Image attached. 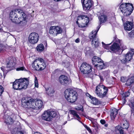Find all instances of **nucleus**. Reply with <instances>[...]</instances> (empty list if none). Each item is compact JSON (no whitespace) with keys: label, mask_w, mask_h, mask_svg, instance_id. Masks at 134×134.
<instances>
[{"label":"nucleus","mask_w":134,"mask_h":134,"mask_svg":"<svg viewBox=\"0 0 134 134\" xmlns=\"http://www.w3.org/2000/svg\"><path fill=\"white\" fill-rule=\"evenodd\" d=\"M124 49L123 48H122V49Z\"/></svg>","instance_id":"e2e57ef3"},{"label":"nucleus","mask_w":134,"mask_h":134,"mask_svg":"<svg viewBox=\"0 0 134 134\" xmlns=\"http://www.w3.org/2000/svg\"><path fill=\"white\" fill-rule=\"evenodd\" d=\"M32 65L34 69L36 70L39 71L43 70L46 66L44 60L41 58L35 60Z\"/></svg>","instance_id":"0eeeda50"},{"label":"nucleus","mask_w":134,"mask_h":134,"mask_svg":"<svg viewBox=\"0 0 134 134\" xmlns=\"http://www.w3.org/2000/svg\"><path fill=\"white\" fill-rule=\"evenodd\" d=\"M75 109L77 110H81L82 112H83V107L81 106H80V107H76L75 108Z\"/></svg>","instance_id":"4c0bfd02"},{"label":"nucleus","mask_w":134,"mask_h":134,"mask_svg":"<svg viewBox=\"0 0 134 134\" xmlns=\"http://www.w3.org/2000/svg\"><path fill=\"white\" fill-rule=\"evenodd\" d=\"M70 112V113L73 115L74 117L76 118L77 120H79L80 119V117L77 114L76 112L74 110H71Z\"/></svg>","instance_id":"72a5a7b5"},{"label":"nucleus","mask_w":134,"mask_h":134,"mask_svg":"<svg viewBox=\"0 0 134 134\" xmlns=\"http://www.w3.org/2000/svg\"><path fill=\"white\" fill-rule=\"evenodd\" d=\"M108 89V88L103 85H99L96 86L95 92L96 95L100 98L106 96Z\"/></svg>","instance_id":"6e6552de"},{"label":"nucleus","mask_w":134,"mask_h":134,"mask_svg":"<svg viewBox=\"0 0 134 134\" xmlns=\"http://www.w3.org/2000/svg\"><path fill=\"white\" fill-rule=\"evenodd\" d=\"M33 104L32 106L33 109L36 110L42 108L43 106V102L40 99H37L34 100L33 99Z\"/></svg>","instance_id":"6ab92c4d"},{"label":"nucleus","mask_w":134,"mask_h":134,"mask_svg":"<svg viewBox=\"0 0 134 134\" xmlns=\"http://www.w3.org/2000/svg\"><path fill=\"white\" fill-rule=\"evenodd\" d=\"M100 123L103 125L105 124V120L103 119L101 120H100Z\"/></svg>","instance_id":"09e8293b"},{"label":"nucleus","mask_w":134,"mask_h":134,"mask_svg":"<svg viewBox=\"0 0 134 134\" xmlns=\"http://www.w3.org/2000/svg\"><path fill=\"white\" fill-rule=\"evenodd\" d=\"M34 82L35 87L38 88V81L37 78L36 76L35 77Z\"/></svg>","instance_id":"e433bc0d"},{"label":"nucleus","mask_w":134,"mask_h":134,"mask_svg":"<svg viewBox=\"0 0 134 134\" xmlns=\"http://www.w3.org/2000/svg\"><path fill=\"white\" fill-rule=\"evenodd\" d=\"M118 113V110L115 108L113 109L111 112L110 116L112 120H114Z\"/></svg>","instance_id":"a878e982"},{"label":"nucleus","mask_w":134,"mask_h":134,"mask_svg":"<svg viewBox=\"0 0 134 134\" xmlns=\"http://www.w3.org/2000/svg\"><path fill=\"white\" fill-rule=\"evenodd\" d=\"M105 66L102 60V61L96 64L95 67H96L98 69L100 70L104 68Z\"/></svg>","instance_id":"bb28decb"},{"label":"nucleus","mask_w":134,"mask_h":134,"mask_svg":"<svg viewBox=\"0 0 134 134\" xmlns=\"http://www.w3.org/2000/svg\"><path fill=\"white\" fill-rule=\"evenodd\" d=\"M125 30L127 31L131 30L133 27V25L131 21H127L124 24Z\"/></svg>","instance_id":"412c9836"},{"label":"nucleus","mask_w":134,"mask_h":134,"mask_svg":"<svg viewBox=\"0 0 134 134\" xmlns=\"http://www.w3.org/2000/svg\"><path fill=\"white\" fill-rule=\"evenodd\" d=\"M61 0H54L55 1H60Z\"/></svg>","instance_id":"13d9d810"},{"label":"nucleus","mask_w":134,"mask_h":134,"mask_svg":"<svg viewBox=\"0 0 134 134\" xmlns=\"http://www.w3.org/2000/svg\"><path fill=\"white\" fill-rule=\"evenodd\" d=\"M83 9L85 10H89L93 4L92 0H81Z\"/></svg>","instance_id":"dca6fc26"},{"label":"nucleus","mask_w":134,"mask_h":134,"mask_svg":"<svg viewBox=\"0 0 134 134\" xmlns=\"http://www.w3.org/2000/svg\"><path fill=\"white\" fill-rule=\"evenodd\" d=\"M62 31V29L59 26H51L50 28L49 32L53 36H56L58 34L61 33Z\"/></svg>","instance_id":"2eb2a0df"},{"label":"nucleus","mask_w":134,"mask_h":134,"mask_svg":"<svg viewBox=\"0 0 134 134\" xmlns=\"http://www.w3.org/2000/svg\"><path fill=\"white\" fill-rule=\"evenodd\" d=\"M66 122H67V121L65 122L64 124V125H65V124H66Z\"/></svg>","instance_id":"bf43d9fd"},{"label":"nucleus","mask_w":134,"mask_h":134,"mask_svg":"<svg viewBox=\"0 0 134 134\" xmlns=\"http://www.w3.org/2000/svg\"><path fill=\"white\" fill-rule=\"evenodd\" d=\"M76 24L79 27H84L86 26L88 23L89 18L85 15H81L77 16Z\"/></svg>","instance_id":"1a4fd4ad"},{"label":"nucleus","mask_w":134,"mask_h":134,"mask_svg":"<svg viewBox=\"0 0 134 134\" xmlns=\"http://www.w3.org/2000/svg\"><path fill=\"white\" fill-rule=\"evenodd\" d=\"M101 61L102 59L96 56L93 57L92 59V63L94 66H95L96 64Z\"/></svg>","instance_id":"5701e85b"},{"label":"nucleus","mask_w":134,"mask_h":134,"mask_svg":"<svg viewBox=\"0 0 134 134\" xmlns=\"http://www.w3.org/2000/svg\"><path fill=\"white\" fill-rule=\"evenodd\" d=\"M99 77H100V81L101 82H103L104 80V79L105 78H104V77L103 76H101V75H100L99 76Z\"/></svg>","instance_id":"de8ad7c7"},{"label":"nucleus","mask_w":134,"mask_h":134,"mask_svg":"<svg viewBox=\"0 0 134 134\" xmlns=\"http://www.w3.org/2000/svg\"><path fill=\"white\" fill-rule=\"evenodd\" d=\"M134 54V49H131L125 55V59H123L121 60V62L123 63H125L126 62L130 60L132 58Z\"/></svg>","instance_id":"a211bd4d"},{"label":"nucleus","mask_w":134,"mask_h":134,"mask_svg":"<svg viewBox=\"0 0 134 134\" xmlns=\"http://www.w3.org/2000/svg\"><path fill=\"white\" fill-rule=\"evenodd\" d=\"M64 95L67 100L71 103L75 102L77 98V92L73 90L66 89L64 92Z\"/></svg>","instance_id":"7ed1b4c3"},{"label":"nucleus","mask_w":134,"mask_h":134,"mask_svg":"<svg viewBox=\"0 0 134 134\" xmlns=\"http://www.w3.org/2000/svg\"><path fill=\"white\" fill-rule=\"evenodd\" d=\"M122 20L123 21V19L122 18Z\"/></svg>","instance_id":"052dcab7"},{"label":"nucleus","mask_w":134,"mask_h":134,"mask_svg":"<svg viewBox=\"0 0 134 134\" xmlns=\"http://www.w3.org/2000/svg\"><path fill=\"white\" fill-rule=\"evenodd\" d=\"M39 39V36L38 34L35 32H32L30 34L28 38L29 42L32 44L37 43Z\"/></svg>","instance_id":"ddd939ff"},{"label":"nucleus","mask_w":134,"mask_h":134,"mask_svg":"<svg viewBox=\"0 0 134 134\" xmlns=\"http://www.w3.org/2000/svg\"><path fill=\"white\" fill-rule=\"evenodd\" d=\"M33 99L29 98H23L21 100V105L23 107L27 108H32L33 104Z\"/></svg>","instance_id":"9b49d317"},{"label":"nucleus","mask_w":134,"mask_h":134,"mask_svg":"<svg viewBox=\"0 0 134 134\" xmlns=\"http://www.w3.org/2000/svg\"><path fill=\"white\" fill-rule=\"evenodd\" d=\"M121 124L123 125V129H127L129 127V124L125 119H122L121 120Z\"/></svg>","instance_id":"b1692460"},{"label":"nucleus","mask_w":134,"mask_h":134,"mask_svg":"<svg viewBox=\"0 0 134 134\" xmlns=\"http://www.w3.org/2000/svg\"><path fill=\"white\" fill-rule=\"evenodd\" d=\"M126 85L127 86H130L134 82V76L131 77L130 78L127 79Z\"/></svg>","instance_id":"c756f323"},{"label":"nucleus","mask_w":134,"mask_h":134,"mask_svg":"<svg viewBox=\"0 0 134 134\" xmlns=\"http://www.w3.org/2000/svg\"><path fill=\"white\" fill-rule=\"evenodd\" d=\"M80 41V40L79 38H77L75 40V42L76 43H78Z\"/></svg>","instance_id":"3c124183"},{"label":"nucleus","mask_w":134,"mask_h":134,"mask_svg":"<svg viewBox=\"0 0 134 134\" xmlns=\"http://www.w3.org/2000/svg\"><path fill=\"white\" fill-rule=\"evenodd\" d=\"M122 103L124 104H125L126 102V98L123 97L122 98Z\"/></svg>","instance_id":"49530a36"},{"label":"nucleus","mask_w":134,"mask_h":134,"mask_svg":"<svg viewBox=\"0 0 134 134\" xmlns=\"http://www.w3.org/2000/svg\"><path fill=\"white\" fill-rule=\"evenodd\" d=\"M86 95L88 97H89L90 98H91L92 97L88 93H87L86 94Z\"/></svg>","instance_id":"603ef678"},{"label":"nucleus","mask_w":134,"mask_h":134,"mask_svg":"<svg viewBox=\"0 0 134 134\" xmlns=\"http://www.w3.org/2000/svg\"><path fill=\"white\" fill-rule=\"evenodd\" d=\"M113 78L112 77H110L109 76V80L111 81V82H108L109 83H111L113 82Z\"/></svg>","instance_id":"864d4df0"},{"label":"nucleus","mask_w":134,"mask_h":134,"mask_svg":"<svg viewBox=\"0 0 134 134\" xmlns=\"http://www.w3.org/2000/svg\"><path fill=\"white\" fill-rule=\"evenodd\" d=\"M100 26L99 25L97 27V29L93 30L89 35L90 39H92V44L95 47H97L99 46V39L96 36L97 34L99 29Z\"/></svg>","instance_id":"9d476101"},{"label":"nucleus","mask_w":134,"mask_h":134,"mask_svg":"<svg viewBox=\"0 0 134 134\" xmlns=\"http://www.w3.org/2000/svg\"><path fill=\"white\" fill-rule=\"evenodd\" d=\"M4 89L3 86L1 85H0V96L3 92Z\"/></svg>","instance_id":"79ce46f5"},{"label":"nucleus","mask_w":134,"mask_h":134,"mask_svg":"<svg viewBox=\"0 0 134 134\" xmlns=\"http://www.w3.org/2000/svg\"><path fill=\"white\" fill-rule=\"evenodd\" d=\"M44 48V47L43 44L41 43L38 44L36 47L37 50L40 52H42L43 51Z\"/></svg>","instance_id":"c85d7f7f"},{"label":"nucleus","mask_w":134,"mask_h":134,"mask_svg":"<svg viewBox=\"0 0 134 134\" xmlns=\"http://www.w3.org/2000/svg\"><path fill=\"white\" fill-rule=\"evenodd\" d=\"M91 99L92 100L91 102L92 103L94 104H97L98 100L97 99L92 97V98Z\"/></svg>","instance_id":"c9c22d12"},{"label":"nucleus","mask_w":134,"mask_h":134,"mask_svg":"<svg viewBox=\"0 0 134 134\" xmlns=\"http://www.w3.org/2000/svg\"><path fill=\"white\" fill-rule=\"evenodd\" d=\"M57 115L56 111L47 110L44 111L41 115L43 120L47 122L52 121L53 118L55 117Z\"/></svg>","instance_id":"423d86ee"},{"label":"nucleus","mask_w":134,"mask_h":134,"mask_svg":"<svg viewBox=\"0 0 134 134\" xmlns=\"http://www.w3.org/2000/svg\"><path fill=\"white\" fill-rule=\"evenodd\" d=\"M3 107H4L3 105Z\"/></svg>","instance_id":"680f3d73"},{"label":"nucleus","mask_w":134,"mask_h":134,"mask_svg":"<svg viewBox=\"0 0 134 134\" xmlns=\"http://www.w3.org/2000/svg\"><path fill=\"white\" fill-rule=\"evenodd\" d=\"M59 81L62 85L67 86L70 83L71 81L64 75H61L59 78Z\"/></svg>","instance_id":"f3484780"},{"label":"nucleus","mask_w":134,"mask_h":134,"mask_svg":"<svg viewBox=\"0 0 134 134\" xmlns=\"http://www.w3.org/2000/svg\"><path fill=\"white\" fill-rule=\"evenodd\" d=\"M46 93L49 96L52 97L54 96L55 91L53 88L51 87H45Z\"/></svg>","instance_id":"aec40b11"},{"label":"nucleus","mask_w":134,"mask_h":134,"mask_svg":"<svg viewBox=\"0 0 134 134\" xmlns=\"http://www.w3.org/2000/svg\"><path fill=\"white\" fill-rule=\"evenodd\" d=\"M108 126V124H105L104 125V126L105 127H107Z\"/></svg>","instance_id":"4d7b16f0"},{"label":"nucleus","mask_w":134,"mask_h":134,"mask_svg":"<svg viewBox=\"0 0 134 134\" xmlns=\"http://www.w3.org/2000/svg\"><path fill=\"white\" fill-rule=\"evenodd\" d=\"M102 44L103 47L104 48L106 49H109L110 48V47L109 46L110 44L111 43L109 44H105L103 42H102Z\"/></svg>","instance_id":"f704fd0d"},{"label":"nucleus","mask_w":134,"mask_h":134,"mask_svg":"<svg viewBox=\"0 0 134 134\" xmlns=\"http://www.w3.org/2000/svg\"><path fill=\"white\" fill-rule=\"evenodd\" d=\"M121 11L124 16L130 15L132 13L133 8L132 4L130 3H123L120 6Z\"/></svg>","instance_id":"20e7f679"},{"label":"nucleus","mask_w":134,"mask_h":134,"mask_svg":"<svg viewBox=\"0 0 134 134\" xmlns=\"http://www.w3.org/2000/svg\"><path fill=\"white\" fill-rule=\"evenodd\" d=\"M129 101V105L131 108L132 113H133L134 111V97H131Z\"/></svg>","instance_id":"393cba45"},{"label":"nucleus","mask_w":134,"mask_h":134,"mask_svg":"<svg viewBox=\"0 0 134 134\" xmlns=\"http://www.w3.org/2000/svg\"><path fill=\"white\" fill-rule=\"evenodd\" d=\"M87 129V130L89 132H91V130L90 128L88 127L86 125H83Z\"/></svg>","instance_id":"a18cd8bd"},{"label":"nucleus","mask_w":134,"mask_h":134,"mask_svg":"<svg viewBox=\"0 0 134 134\" xmlns=\"http://www.w3.org/2000/svg\"><path fill=\"white\" fill-rule=\"evenodd\" d=\"M26 69L25 68L24 66H22L17 68L16 69V70L17 71H19L20 70H26Z\"/></svg>","instance_id":"ea45409f"},{"label":"nucleus","mask_w":134,"mask_h":134,"mask_svg":"<svg viewBox=\"0 0 134 134\" xmlns=\"http://www.w3.org/2000/svg\"><path fill=\"white\" fill-rule=\"evenodd\" d=\"M20 11L19 9L12 10L10 13L9 18L13 22L19 24L20 26L25 27L27 25V16L23 12L20 13Z\"/></svg>","instance_id":"f257e3e1"},{"label":"nucleus","mask_w":134,"mask_h":134,"mask_svg":"<svg viewBox=\"0 0 134 134\" xmlns=\"http://www.w3.org/2000/svg\"><path fill=\"white\" fill-rule=\"evenodd\" d=\"M29 84V81L26 78L16 80L13 82V88L16 90L26 89Z\"/></svg>","instance_id":"f03ea898"},{"label":"nucleus","mask_w":134,"mask_h":134,"mask_svg":"<svg viewBox=\"0 0 134 134\" xmlns=\"http://www.w3.org/2000/svg\"><path fill=\"white\" fill-rule=\"evenodd\" d=\"M34 134H42L39 132H36L34 133Z\"/></svg>","instance_id":"6e6d98bb"},{"label":"nucleus","mask_w":134,"mask_h":134,"mask_svg":"<svg viewBox=\"0 0 134 134\" xmlns=\"http://www.w3.org/2000/svg\"><path fill=\"white\" fill-rule=\"evenodd\" d=\"M6 67L2 66L1 68L4 73H7L9 71L15 69L14 66L16 62L14 58L11 57L8 58L6 61Z\"/></svg>","instance_id":"39448f33"},{"label":"nucleus","mask_w":134,"mask_h":134,"mask_svg":"<svg viewBox=\"0 0 134 134\" xmlns=\"http://www.w3.org/2000/svg\"><path fill=\"white\" fill-rule=\"evenodd\" d=\"M0 32H1L2 34H6L7 35H8V34H9V33L7 32H5L0 27Z\"/></svg>","instance_id":"c03bdc74"},{"label":"nucleus","mask_w":134,"mask_h":134,"mask_svg":"<svg viewBox=\"0 0 134 134\" xmlns=\"http://www.w3.org/2000/svg\"><path fill=\"white\" fill-rule=\"evenodd\" d=\"M12 133V134H24L20 126L14 129Z\"/></svg>","instance_id":"4be33fe9"},{"label":"nucleus","mask_w":134,"mask_h":134,"mask_svg":"<svg viewBox=\"0 0 134 134\" xmlns=\"http://www.w3.org/2000/svg\"><path fill=\"white\" fill-rule=\"evenodd\" d=\"M114 41V42L110 46V49L113 53H115L120 49V46H121V41L115 38Z\"/></svg>","instance_id":"f8f14e48"},{"label":"nucleus","mask_w":134,"mask_h":134,"mask_svg":"<svg viewBox=\"0 0 134 134\" xmlns=\"http://www.w3.org/2000/svg\"><path fill=\"white\" fill-rule=\"evenodd\" d=\"M127 79L125 77H121V81L123 82H124L126 81Z\"/></svg>","instance_id":"37998d69"},{"label":"nucleus","mask_w":134,"mask_h":134,"mask_svg":"<svg viewBox=\"0 0 134 134\" xmlns=\"http://www.w3.org/2000/svg\"><path fill=\"white\" fill-rule=\"evenodd\" d=\"M104 77L107 80V81L108 82H111V81L109 80V75L108 71H106L104 72L103 73Z\"/></svg>","instance_id":"473e14b6"},{"label":"nucleus","mask_w":134,"mask_h":134,"mask_svg":"<svg viewBox=\"0 0 134 134\" xmlns=\"http://www.w3.org/2000/svg\"><path fill=\"white\" fill-rule=\"evenodd\" d=\"M115 130L116 132L117 131H119L120 133V134H124V130H123L122 127H120L119 125L115 127Z\"/></svg>","instance_id":"7c9ffc66"},{"label":"nucleus","mask_w":134,"mask_h":134,"mask_svg":"<svg viewBox=\"0 0 134 134\" xmlns=\"http://www.w3.org/2000/svg\"><path fill=\"white\" fill-rule=\"evenodd\" d=\"M80 70L82 73L87 74L92 71V68L88 64L84 63L81 65Z\"/></svg>","instance_id":"4468645a"},{"label":"nucleus","mask_w":134,"mask_h":134,"mask_svg":"<svg viewBox=\"0 0 134 134\" xmlns=\"http://www.w3.org/2000/svg\"><path fill=\"white\" fill-rule=\"evenodd\" d=\"M90 48L88 47H87L86 48L85 50V51H88V50H90Z\"/></svg>","instance_id":"5fc2aeb1"},{"label":"nucleus","mask_w":134,"mask_h":134,"mask_svg":"<svg viewBox=\"0 0 134 134\" xmlns=\"http://www.w3.org/2000/svg\"><path fill=\"white\" fill-rule=\"evenodd\" d=\"M107 16L105 15H102L99 17V21H100V24L105 22L107 19Z\"/></svg>","instance_id":"cd10ccee"},{"label":"nucleus","mask_w":134,"mask_h":134,"mask_svg":"<svg viewBox=\"0 0 134 134\" xmlns=\"http://www.w3.org/2000/svg\"><path fill=\"white\" fill-rule=\"evenodd\" d=\"M130 94V92L129 91L127 92H125L122 94V96L126 98L129 96Z\"/></svg>","instance_id":"58836bf2"},{"label":"nucleus","mask_w":134,"mask_h":134,"mask_svg":"<svg viewBox=\"0 0 134 134\" xmlns=\"http://www.w3.org/2000/svg\"><path fill=\"white\" fill-rule=\"evenodd\" d=\"M14 121V119L11 117L9 116L7 118H6L5 121L7 124H12L13 123Z\"/></svg>","instance_id":"2f4dec72"},{"label":"nucleus","mask_w":134,"mask_h":134,"mask_svg":"<svg viewBox=\"0 0 134 134\" xmlns=\"http://www.w3.org/2000/svg\"><path fill=\"white\" fill-rule=\"evenodd\" d=\"M129 37H132L134 36V30H132L130 32L129 34Z\"/></svg>","instance_id":"a19ab883"},{"label":"nucleus","mask_w":134,"mask_h":134,"mask_svg":"<svg viewBox=\"0 0 134 134\" xmlns=\"http://www.w3.org/2000/svg\"><path fill=\"white\" fill-rule=\"evenodd\" d=\"M3 47L2 45H0V52L3 51Z\"/></svg>","instance_id":"8fccbe9b"}]
</instances>
